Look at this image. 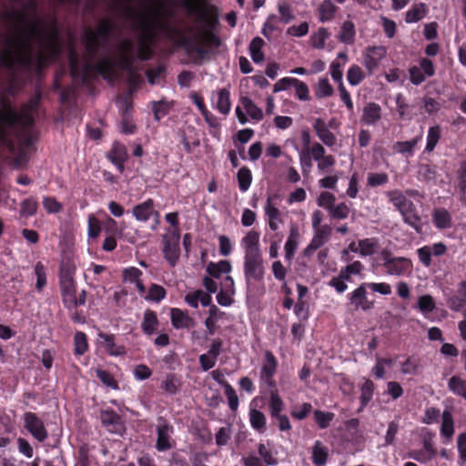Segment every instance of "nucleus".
Instances as JSON below:
<instances>
[{
	"mask_svg": "<svg viewBox=\"0 0 466 466\" xmlns=\"http://www.w3.org/2000/svg\"><path fill=\"white\" fill-rule=\"evenodd\" d=\"M180 6L190 15H197L196 22L199 31L196 37L186 35L180 29L167 27V36L177 46L183 47L188 54H197L200 57L208 55L206 47H218L221 45L216 31L219 27V9L204 0H183Z\"/></svg>",
	"mask_w": 466,
	"mask_h": 466,
	"instance_id": "obj_1",
	"label": "nucleus"
},
{
	"mask_svg": "<svg viewBox=\"0 0 466 466\" xmlns=\"http://www.w3.org/2000/svg\"><path fill=\"white\" fill-rule=\"evenodd\" d=\"M6 44L8 47L1 54L0 64L8 70H15L19 66L26 71L41 74L51 62L60 56L44 47L34 56L29 39L24 41L21 37L7 38Z\"/></svg>",
	"mask_w": 466,
	"mask_h": 466,
	"instance_id": "obj_2",
	"label": "nucleus"
},
{
	"mask_svg": "<svg viewBox=\"0 0 466 466\" xmlns=\"http://www.w3.org/2000/svg\"><path fill=\"white\" fill-rule=\"evenodd\" d=\"M244 250L243 274L245 283L249 289L254 283L263 282L266 268L264 258L259 246V233L249 230L241 239Z\"/></svg>",
	"mask_w": 466,
	"mask_h": 466,
	"instance_id": "obj_3",
	"label": "nucleus"
},
{
	"mask_svg": "<svg viewBox=\"0 0 466 466\" xmlns=\"http://www.w3.org/2000/svg\"><path fill=\"white\" fill-rule=\"evenodd\" d=\"M29 36L36 39L40 47L48 49L54 55H61L60 29L56 18L54 17L50 21L49 30L45 28L44 22L40 19L31 22Z\"/></svg>",
	"mask_w": 466,
	"mask_h": 466,
	"instance_id": "obj_4",
	"label": "nucleus"
},
{
	"mask_svg": "<svg viewBox=\"0 0 466 466\" xmlns=\"http://www.w3.org/2000/svg\"><path fill=\"white\" fill-rule=\"evenodd\" d=\"M114 29V23L107 18L101 20L96 29H87L83 35L86 51L91 56L96 55L101 47L108 45Z\"/></svg>",
	"mask_w": 466,
	"mask_h": 466,
	"instance_id": "obj_5",
	"label": "nucleus"
},
{
	"mask_svg": "<svg viewBox=\"0 0 466 466\" xmlns=\"http://www.w3.org/2000/svg\"><path fill=\"white\" fill-rule=\"evenodd\" d=\"M2 110H0V138L5 141L7 138V129L19 125H32L33 118L29 115H23L16 111L7 98L2 99Z\"/></svg>",
	"mask_w": 466,
	"mask_h": 466,
	"instance_id": "obj_6",
	"label": "nucleus"
},
{
	"mask_svg": "<svg viewBox=\"0 0 466 466\" xmlns=\"http://www.w3.org/2000/svg\"><path fill=\"white\" fill-rule=\"evenodd\" d=\"M127 17L137 18L139 22V28L142 31V34L139 37V47L137 57L141 61H147L151 59L153 56V50L151 48V45L154 41V34H153V25L151 22L144 19L143 16L134 15L135 10L129 5H127L125 7Z\"/></svg>",
	"mask_w": 466,
	"mask_h": 466,
	"instance_id": "obj_7",
	"label": "nucleus"
},
{
	"mask_svg": "<svg viewBox=\"0 0 466 466\" xmlns=\"http://www.w3.org/2000/svg\"><path fill=\"white\" fill-rule=\"evenodd\" d=\"M380 258L385 272L390 276H404L412 269V262L405 257H395L390 250L384 248L380 251Z\"/></svg>",
	"mask_w": 466,
	"mask_h": 466,
	"instance_id": "obj_8",
	"label": "nucleus"
},
{
	"mask_svg": "<svg viewBox=\"0 0 466 466\" xmlns=\"http://www.w3.org/2000/svg\"><path fill=\"white\" fill-rule=\"evenodd\" d=\"M163 255L170 267H175L180 258V231L172 230L162 236Z\"/></svg>",
	"mask_w": 466,
	"mask_h": 466,
	"instance_id": "obj_9",
	"label": "nucleus"
},
{
	"mask_svg": "<svg viewBox=\"0 0 466 466\" xmlns=\"http://www.w3.org/2000/svg\"><path fill=\"white\" fill-rule=\"evenodd\" d=\"M285 407L284 401L279 394L278 390H270L268 400V410L271 418L278 421V426L281 431L291 430V424L287 415L281 414Z\"/></svg>",
	"mask_w": 466,
	"mask_h": 466,
	"instance_id": "obj_10",
	"label": "nucleus"
},
{
	"mask_svg": "<svg viewBox=\"0 0 466 466\" xmlns=\"http://www.w3.org/2000/svg\"><path fill=\"white\" fill-rule=\"evenodd\" d=\"M278 366L279 362L273 352L266 350L259 371V380L262 384L271 389V390H277V383L274 377L277 373Z\"/></svg>",
	"mask_w": 466,
	"mask_h": 466,
	"instance_id": "obj_11",
	"label": "nucleus"
},
{
	"mask_svg": "<svg viewBox=\"0 0 466 466\" xmlns=\"http://www.w3.org/2000/svg\"><path fill=\"white\" fill-rule=\"evenodd\" d=\"M174 433V427L164 417L157 418V441L156 449L157 451L164 452L173 447L174 441L172 434Z\"/></svg>",
	"mask_w": 466,
	"mask_h": 466,
	"instance_id": "obj_12",
	"label": "nucleus"
},
{
	"mask_svg": "<svg viewBox=\"0 0 466 466\" xmlns=\"http://www.w3.org/2000/svg\"><path fill=\"white\" fill-rule=\"evenodd\" d=\"M366 282L359 285L353 291L348 293L347 299L355 310L361 309L363 311L370 310L375 306V301L369 299Z\"/></svg>",
	"mask_w": 466,
	"mask_h": 466,
	"instance_id": "obj_13",
	"label": "nucleus"
},
{
	"mask_svg": "<svg viewBox=\"0 0 466 466\" xmlns=\"http://www.w3.org/2000/svg\"><path fill=\"white\" fill-rule=\"evenodd\" d=\"M23 419L25 428L35 440L43 442L47 439L48 432L45 427L44 421L35 413L26 411Z\"/></svg>",
	"mask_w": 466,
	"mask_h": 466,
	"instance_id": "obj_14",
	"label": "nucleus"
},
{
	"mask_svg": "<svg viewBox=\"0 0 466 466\" xmlns=\"http://www.w3.org/2000/svg\"><path fill=\"white\" fill-rule=\"evenodd\" d=\"M75 270L70 268L62 267L59 272V286L63 303H66L71 297L76 293V281L74 279Z\"/></svg>",
	"mask_w": 466,
	"mask_h": 466,
	"instance_id": "obj_15",
	"label": "nucleus"
},
{
	"mask_svg": "<svg viewBox=\"0 0 466 466\" xmlns=\"http://www.w3.org/2000/svg\"><path fill=\"white\" fill-rule=\"evenodd\" d=\"M385 56L386 48L382 46H374L366 48L363 57V65L367 69L369 76H371L378 68L380 61L385 57Z\"/></svg>",
	"mask_w": 466,
	"mask_h": 466,
	"instance_id": "obj_16",
	"label": "nucleus"
},
{
	"mask_svg": "<svg viewBox=\"0 0 466 466\" xmlns=\"http://www.w3.org/2000/svg\"><path fill=\"white\" fill-rule=\"evenodd\" d=\"M84 70L86 74L95 71L105 80H112L115 75V62L110 57H103L96 64H86Z\"/></svg>",
	"mask_w": 466,
	"mask_h": 466,
	"instance_id": "obj_17",
	"label": "nucleus"
},
{
	"mask_svg": "<svg viewBox=\"0 0 466 466\" xmlns=\"http://www.w3.org/2000/svg\"><path fill=\"white\" fill-rule=\"evenodd\" d=\"M106 158L120 173H123L125 170V163L128 158L126 146L118 141H115L106 154Z\"/></svg>",
	"mask_w": 466,
	"mask_h": 466,
	"instance_id": "obj_18",
	"label": "nucleus"
},
{
	"mask_svg": "<svg viewBox=\"0 0 466 466\" xmlns=\"http://www.w3.org/2000/svg\"><path fill=\"white\" fill-rule=\"evenodd\" d=\"M98 337L102 339L101 344L109 356L120 357L127 354L126 347L115 342L116 336L114 334L99 332Z\"/></svg>",
	"mask_w": 466,
	"mask_h": 466,
	"instance_id": "obj_19",
	"label": "nucleus"
},
{
	"mask_svg": "<svg viewBox=\"0 0 466 466\" xmlns=\"http://www.w3.org/2000/svg\"><path fill=\"white\" fill-rule=\"evenodd\" d=\"M101 422L104 427L111 433H121L123 430V423L121 417L113 410H106L101 411Z\"/></svg>",
	"mask_w": 466,
	"mask_h": 466,
	"instance_id": "obj_20",
	"label": "nucleus"
},
{
	"mask_svg": "<svg viewBox=\"0 0 466 466\" xmlns=\"http://www.w3.org/2000/svg\"><path fill=\"white\" fill-rule=\"evenodd\" d=\"M313 129L317 137L326 146L333 147L336 144L337 138L335 135L329 129L326 122L322 118L318 117L315 119L313 123Z\"/></svg>",
	"mask_w": 466,
	"mask_h": 466,
	"instance_id": "obj_21",
	"label": "nucleus"
},
{
	"mask_svg": "<svg viewBox=\"0 0 466 466\" xmlns=\"http://www.w3.org/2000/svg\"><path fill=\"white\" fill-rule=\"evenodd\" d=\"M381 118V107L375 102H369L363 107L360 122L364 125L374 126Z\"/></svg>",
	"mask_w": 466,
	"mask_h": 466,
	"instance_id": "obj_22",
	"label": "nucleus"
},
{
	"mask_svg": "<svg viewBox=\"0 0 466 466\" xmlns=\"http://www.w3.org/2000/svg\"><path fill=\"white\" fill-rule=\"evenodd\" d=\"M155 213V201L152 198H147L142 203L134 206L132 214L134 218L139 222H147Z\"/></svg>",
	"mask_w": 466,
	"mask_h": 466,
	"instance_id": "obj_23",
	"label": "nucleus"
},
{
	"mask_svg": "<svg viewBox=\"0 0 466 466\" xmlns=\"http://www.w3.org/2000/svg\"><path fill=\"white\" fill-rule=\"evenodd\" d=\"M400 213L404 223L411 227L417 233H420L422 231L421 218L418 214L414 203H412L410 207H407L401 210Z\"/></svg>",
	"mask_w": 466,
	"mask_h": 466,
	"instance_id": "obj_24",
	"label": "nucleus"
},
{
	"mask_svg": "<svg viewBox=\"0 0 466 466\" xmlns=\"http://www.w3.org/2000/svg\"><path fill=\"white\" fill-rule=\"evenodd\" d=\"M432 223L439 230H444L452 227L451 214L445 208H436L432 211Z\"/></svg>",
	"mask_w": 466,
	"mask_h": 466,
	"instance_id": "obj_25",
	"label": "nucleus"
},
{
	"mask_svg": "<svg viewBox=\"0 0 466 466\" xmlns=\"http://www.w3.org/2000/svg\"><path fill=\"white\" fill-rule=\"evenodd\" d=\"M171 324L177 329H189L194 325V319L188 315L187 311L180 309H172L170 313Z\"/></svg>",
	"mask_w": 466,
	"mask_h": 466,
	"instance_id": "obj_26",
	"label": "nucleus"
},
{
	"mask_svg": "<svg viewBox=\"0 0 466 466\" xmlns=\"http://www.w3.org/2000/svg\"><path fill=\"white\" fill-rule=\"evenodd\" d=\"M159 326V320L157 313L150 309H147L144 311L143 320L141 322V329L143 333L147 336H152L157 333Z\"/></svg>",
	"mask_w": 466,
	"mask_h": 466,
	"instance_id": "obj_27",
	"label": "nucleus"
},
{
	"mask_svg": "<svg viewBox=\"0 0 466 466\" xmlns=\"http://www.w3.org/2000/svg\"><path fill=\"white\" fill-rule=\"evenodd\" d=\"M231 270V262L227 259L218 262L210 261L206 267L207 273L213 279H220L222 274H228Z\"/></svg>",
	"mask_w": 466,
	"mask_h": 466,
	"instance_id": "obj_28",
	"label": "nucleus"
},
{
	"mask_svg": "<svg viewBox=\"0 0 466 466\" xmlns=\"http://www.w3.org/2000/svg\"><path fill=\"white\" fill-rule=\"evenodd\" d=\"M299 232L297 227L292 226L288 239L285 243V258L288 261H291L294 258L295 252L299 246Z\"/></svg>",
	"mask_w": 466,
	"mask_h": 466,
	"instance_id": "obj_29",
	"label": "nucleus"
},
{
	"mask_svg": "<svg viewBox=\"0 0 466 466\" xmlns=\"http://www.w3.org/2000/svg\"><path fill=\"white\" fill-rule=\"evenodd\" d=\"M150 104L154 118L157 121L167 116L174 106V101H167L165 97L159 101H152Z\"/></svg>",
	"mask_w": 466,
	"mask_h": 466,
	"instance_id": "obj_30",
	"label": "nucleus"
},
{
	"mask_svg": "<svg viewBox=\"0 0 466 466\" xmlns=\"http://www.w3.org/2000/svg\"><path fill=\"white\" fill-rule=\"evenodd\" d=\"M386 196L388 197L389 201L396 208L399 212L407 207H410L413 203L411 200L405 197L402 191L399 189L387 191Z\"/></svg>",
	"mask_w": 466,
	"mask_h": 466,
	"instance_id": "obj_31",
	"label": "nucleus"
},
{
	"mask_svg": "<svg viewBox=\"0 0 466 466\" xmlns=\"http://www.w3.org/2000/svg\"><path fill=\"white\" fill-rule=\"evenodd\" d=\"M459 189V199L466 207V159L459 164L456 171Z\"/></svg>",
	"mask_w": 466,
	"mask_h": 466,
	"instance_id": "obj_32",
	"label": "nucleus"
},
{
	"mask_svg": "<svg viewBox=\"0 0 466 466\" xmlns=\"http://www.w3.org/2000/svg\"><path fill=\"white\" fill-rule=\"evenodd\" d=\"M428 12L427 5L424 3L413 5L405 15V22L408 24L417 23L421 20Z\"/></svg>",
	"mask_w": 466,
	"mask_h": 466,
	"instance_id": "obj_33",
	"label": "nucleus"
},
{
	"mask_svg": "<svg viewBox=\"0 0 466 466\" xmlns=\"http://www.w3.org/2000/svg\"><path fill=\"white\" fill-rule=\"evenodd\" d=\"M37 8V2L36 0H29L27 4L25 5V10L22 11H15L13 10L11 12H7L5 14V17L7 19H16L19 23H27L28 22V14L27 9L32 10L34 12L36 11Z\"/></svg>",
	"mask_w": 466,
	"mask_h": 466,
	"instance_id": "obj_34",
	"label": "nucleus"
},
{
	"mask_svg": "<svg viewBox=\"0 0 466 466\" xmlns=\"http://www.w3.org/2000/svg\"><path fill=\"white\" fill-rule=\"evenodd\" d=\"M356 35L355 25L353 22L347 20L341 25V30L339 35H338V39L339 42L351 45L354 43Z\"/></svg>",
	"mask_w": 466,
	"mask_h": 466,
	"instance_id": "obj_35",
	"label": "nucleus"
},
{
	"mask_svg": "<svg viewBox=\"0 0 466 466\" xmlns=\"http://www.w3.org/2000/svg\"><path fill=\"white\" fill-rule=\"evenodd\" d=\"M337 10L338 7L330 0H324L318 8L319 21L325 23L332 20Z\"/></svg>",
	"mask_w": 466,
	"mask_h": 466,
	"instance_id": "obj_36",
	"label": "nucleus"
},
{
	"mask_svg": "<svg viewBox=\"0 0 466 466\" xmlns=\"http://www.w3.org/2000/svg\"><path fill=\"white\" fill-rule=\"evenodd\" d=\"M277 9L279 14V20L283 24H289L295 19V15L291 4L287 0H279Z\"/></svg>",
	"mask_w": 466,
	"mask_h": 466,
	"instance_id": "obj_37",
	"label": "nucleus"
},
{
	"mask_svg": "<svg viewBox=\"0 0 466 466\" xmlns=\"http://www.w3.org/2000/svg\"><path fill=\"white\" fill-rule=\"evenodd\" d=\"M329 456L327 447L321 441H316L312 449V462L316 466H323L326 464Z\"/></svg>",
	"mask_w": 466,
	"mask_h": 466,
	"instance_id": "obj_38",
	"label": "nucleus"
},
{
	"mask_svg": "<svg viewBox=\"0 0 466 466\" xmlns=\"http://www.w3.org/2000/svg\"><path fill=\"white\" fill-rule=\"evenodd\" d=\"M421 136L416 137L408 141H398L393 145V149L402 155L413 156L417 144L420 141Z\"/></svg>",
	"mask_w": 466,
	"mask_h": 466,
	"instance_id": "obj_39",
	"label": "nucleus"
},
{
	"mask_svg": "<svg viewBox=\"0 0 466 466\" xmlns=\"http://www.w3.org/2000/svg\"><path fill=\"white\" fill-rule=\"evenodd\" d=\"M454 433V420L450 410H445L441 416V435L451 439Z\"/></svg>",
	"mask_w": 466,
	"mask_h": 466,
	"instance_id": "obj_40",
	"label": "nucleus"
},
{
	"mask_svg": "<svg viewBox=\"0 0 466 466\" xmlns=\"http://www.w3.org/2000/svg\"><path fill=\"white\" fill-rule=\"evenodd\" d=\"M448 389L453 394L466 400V380L460 376L454 375L450 378L448 380Z\"/></svg>",
	"mask_w": 466,
	"mask_h": 466,
	"instance_id": "obj_41",
	"label": "nucleus"
},
{
	"mask_svg": "<svg viewBox=\"0 0 466 466\" xmlns=\"http://www.w3.org/2000/svg\"><path fill=\"white\" fill-rule=\"evenodd\" d=\"M264 44V40L259 36L253 38L249 44V54L253 62L256 64H259L264 61L265 56L262 52Z\"/></svg>",
	"mask_w": 466,
	"mask_h": 466,
	"instance_id": "obj_42",
	"label": "nucleus"
},
{
	"mask_svg": "<svg viewBox=\"0 0 466 466\" xmlns=\"http://www.w3.org/2000/svg\"><path fill=\"white\" fill-rule=\"evenodd\" d=\"M360 254L362 257L373 255L379 248V240L376 238H368L359 240Z\"/></svg>",
	"mask_w": 466,
	"mask_h": 466,
	"instance_id": "obj_43",
	"label": "nucleus"
},
{
	"mask_svg": "<svg viewBox=\"0 0 466 466\" xmlns=\"http://www.w3.org/2000/svg\"><path fill=\"white\" fill-rule=\"evenodd\" d=\"M89 349L87 336L83 331H76L74 335V354L84 355Z\"/></svg>",
	"mask_w": 466,
	"mask_h": 466,
	"instance_id": "obj_44",
	"label": "nucleus"
},
{
	"mask_svg": "<svg viewBox=\"0 0 466 466\" xmlns=\"http://www.w3.org/2000/svg\"><path fill=\"white\" fill-rule=\"evenodd\" d=\"M375 390V384L370 379H365L364 383L360 387V401L361 407H366L372 400Z\"/></svg>",
	"mask_w": 466,
	"mask_h": 466,
	"instance_id": "obj_45",
	"label": "nucleus"
},
{
	"mask_svg": "<svg viewBox=\"0 0 466 466\" xmlns=\"http://www.w3.org/2000/svg\"><path fill=\"white\" fill-rule=\"evenodd\" d=\"M166 296L167 290L163 286L152 283L148 289L147 294L144 296V299L147 301L159 303Z\"/></svg>",
	"mask_w": 466,
	"mask_h": 466,
	"instance_id": "obj_46",
	"label": "nucleus"
},
{
	"mask_svg": "<svg viewBox=\"0 0 466 466\" xmlns=\"http://www.w3.org/2000/svg\"><path fill=\"white\" fill-rule=\"evenodd\" d=\"M216 108L223 115H228L231 108L230 93L222 88L218 91Z\"/></svg>",
	"mask_w": 466,
	"mask_h": 466,
	"instance_id": "obj_47",
	"label": "nucleus"
},
{
	"mask_svg": "<svg viewBox=\"0 0 466 466\" xmlns=\"http://www.w3.org/2000/svg\"><path fill=\"white\" fill-rule=\"evenodd\" d=\"M38 208L37 200L31 197L24 199L20 205V217L21 218H29L36 214Z\"/></svg>",
	"mask_w": 466,
	"mask_h": 466,
	"instance_id": "obj_48",
	"label": "nucleus"
},
{
	"mask_svg": "<svg viewBox=\"0 0 466 466\" xmlns=\"http://www.w3.org/2000/svg\"><path fill=\"white\" fill-rule=\"evenodd\" d=\"M181 385V382L175 373H168L167 374L165 380L161 383V388L168 394L174 395L176 394L179 387Z\"/></svg>",
	"mask_w": 466,
	"mask_h": 466,
	"instance_id": "obj_49",
	"label": "nucleus"
},
{
	"mask_svg": "<svg viewBox=\"0 0 466 466\" xmlns=\"http://www.w3.org/2000/svg\"><path fill=\"white\" fill-rule=\"evenodd\" d=\"M241 104L252 119L260 121L263 118L262 110L249 97H241Z\"/></svg>",
	"mask_w": 466,
	"mask_h": 466,
	"instance_id": "obj_50",
	"label": "nucleus"
},
{
	"mask_svg": "<svg viewBox=\"0 0 466 466\" xmlns=\"http://www.w3.org/2000/svg\"><path fill=\"white\" fill-rule=\"evenodd\" d=\"M238 187L241 192H246L252 183V174L248 167H242L237 174Z\"/></svg>",
	"mask_w": 466,
	"mask_h": 466,
	"instance_id": "obj_51",
	"label": "nucleus"
},
{
	"mask_svg": "<svg viewBox=\"0 0 466 466\" xmlns=\"http://www.w3.org/2000/svg\"><path fill=\"white\" fill-rule=\"evenodd\" d=\"M280 22L279 16L275 14H270L262 27L261 33L262 35L269 38L270 35L275 31H281V28L279 25V23Z\"/></svg>",
	"mask_w": 466,
	"mask_h": 466,
	"instance_id": "obj_52",
	"label": "nucleus"
},
{
	"mask_svg": "<svg viewBox=\"0 0 466 466\" xmlns=\"http://www.w3.org/2000/svg\"><path fill=\"white\" fill-rule=\"evenodd\" d=\"M334 93V88L326 77L319 78L315 87V96L317 98L321 99L324 97L331 96Z\"/></svg>",
	"mask_w": 466,
	"mask_h": 466,
	"instance_id": "obj_53",
	"label": "nucleus"
},
{
	"mask_svg": "<svg viewBox=\"0 0 466 466\" xmlns=\"http://www.w3.org/2000/svg\"><path fill=\"white\" fill-rule=\"evenodd\" d=\"M249 420L253 429L259 432L266 430V416L258 410L253 409L249 412Z\"/></svg>",
	"mask_w": 466,
	"mask_h": 466,
	"instance_id": "obj_54",
	"label": "nucleus"
},
{
	"mask_svg": "<svg viewBox=\"0 0 466 466\" xmlns=\"http://www.w3.org/2000/svg\"><path fill=\"white\" fill-rule=\"evenodd\" d=\"M365 73L358 65H351L347 72V80L350 85L355 86L365 79Z\"/></svg>",
	"mask_w": 466,
	"mask_h": 466,
	"instance_id": "obj_55",
	"label": "nucleus"
},
{
	"mask_svg": "<svg viewBox=\"0 0 466 466\" xmlns=\"http://www.w3.org/2000/svg\"><path fill=\"white\" fill-rule=\"evenodd\" d=\"M330 232V227L328 225H323L322 227L317 229L310 243H312L318 248H321L329 240Z\"/></svg>",
	"mask_w": 466,
	"mask_h": 466,
	"instance_id": "obj_56",
	"label": "nucleus"
},
{
	"mask_svg": "<svg viewBox=\"0 0 466 466\" xmlns=\"http://www.w3.org/2000/svg\"><path fill=\"white\" fill-rule=\"evenodd\" d=\"M335 414L333 412H325L320 410H316L313 412V418L319 429H327L331 421L334 420Z\"/></svg>",
	"mask_w": 466,
	"mask_h": 466,
	"instance_id": "obj_57",
	"label": "nucleus"
},
{
	"mask_svg": "<svg viewBox=\"0 0 466 466\" xmlns=\"http://www.w3.org/2000/svg\"><path fill=\"white\" fill-rule=\"evenodd\" d=\"M34 271L36 276L35 289L41 292L46 285V268L41 261H38L35 265Z\"/></svg>",
	"mask_w": 466,
	"mask_h": 466,
	"instance_id": "obj_58",
	"label": "nucleus"
},
{
	"mask_svg": "<svg viewBox=\"0 0 466 466\" xmlns=\"http://www.w3.org/2000/svg\"><path fill=\"white\" fill-rule=\"evenodd\" d=\"M441 138V127L436 125L434 127H431L428 130L427 135V144L425 147V150L428 152H431L434 150L436 145L438 144Z\"/></svg>",
	"mask_w": 466,
	"mask_h": 466,
	"instance_id": "obj_59",
	"label": "nucleus"
},
{
	"mask_svg": "<svg viewBox=\"0 0 466 466\" xmlns=\"http://www.w3.org/2000/svg\"><path fill=\"white\" fill-rule=\"evenodd\" d=\"M143 276L142 270L136 267H128L122 271V280L126 283L134 284L141 279Z\"/></svg>",
	"mask_w": 466,
	"mask_h": 466,
	"instance_id": "obj_60",
	"label": "nucleus"
},
{
	"mask_svg": "<svg viewBox=\"0 0 466 466\" xmlns=\"http://www.w3.org/2000/svg\"><path fill=\"white\" fill-rule=\"evenodd\" d=\"M120 132L125 135H133L137 132V126L128 116V108L127 107L122 116L120 122Z\"/></svg>",
	"mask_w": 466,
	"mask_h": 466,
	"instance_id": "obj_61",
	"label": "nucleus"
},
{
	"mask_svg": "<svg viewBox=\"0 0 466 466\" xmlns=\"http://www.w3.org/2000/svg\"><path fill=\"white\" fill-rule=\"evenodd\" d=\"M329 36V33L327 28H319L318 31L311 36L312 46L318 49H323L325 47V42Z\"/></svg>",
	"mask_w": 466,
	"mask_h": 466,
	"instance_id": "obj_62",
	"label": "nucleus"
},
{
	"mask_svg": "<svg viewBox=\"0 0 466 466\" xmlns=\"http://www.w3.org/2000/svg\"><path fill=\"white\" fill-rule=\"evenodd\" d=\"M437 176L435 167L429 164H421L419 167L418 177L420 180L431 181L434 180Z\"/></svg>",
	"mask_w": 466,
	"mask_h": 466,
	"instance_id": "obj_63",
	"label": "nucleus"
},
{
	"mask_svg": "<svg viewBox=\"0 0 466 466\" xmlns=\"http://www.w3.org/2000/svg\"><path fill=\"white\" fill-rule=\"evenodd\" d=\"M96 377L104 385L114 390L118 389L117 381L114 379L113 375L109 371L106 370L97 369L96 370Z\"/></svg>",
	"mask_w": 466,
	"mask_h": 466,
	"instance_id": "obj_64",
	"label": "nucleus"
}]
</instances>
